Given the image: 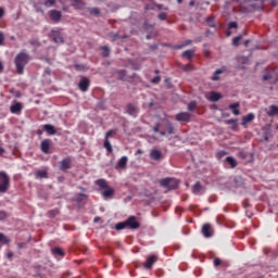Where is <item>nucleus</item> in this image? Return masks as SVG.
Returning <instances> with one entry per match:
<instances>
[{
  "label": "nucleus",
  "mask_w": 278,
  "mask_h": 278,
  "mask_svg": "<svg viewBox=\"0 0 278 278\" xmlns=\"http://www.w3.org/2000/svg\"><path fill=\"white\" fill-rule=\"evenodd\" d=\"M191 114L188 112L178 113L176 115V121L179 123H190Z\"/></svg>",
  "instance_id": "obj_8"
},
{
  "label": "nucleus",
  "mask_w": 278,
  "mask_h": 278,
  "mask_svg": "<svg viewBox=\"0 0 278 278\" xmlns=\"http://www.w3.org/2000/svg\"><path fill=\"white\" fill-rule=\"evenodd\" d=\"M0 242L3 244H10V238L5 237L2 232H0Z\"/></svg>",
  "instance_id": "obj_39"
},
{
  "label": "nucleus",
  "mask_w": 278,
  "mask_h": 278,
  "mask_svg": "<svg viewBox=\"0 0 278 278\" xmlns=\"http://www.w3.org/2000/svg\"><path fill=\"white\" fill-rule=\"evenodd\" d=\"M232 184L233 188H242L244 186V179L241 176H235Z\"/></svg>",
  "instance_id": "obj_19"
},
{
  "label": "nucleus",
  "mask_w": 278,
  "mask_h": 278,
  "mask_svg": "<svg viewBox=\"0 0 278 278\" xmlns=\"http://www.w3.org/2000/svg\"><path fill=\"white\" fill-rule=\"evenodd\" d=\"M60 214V211L58 210H51L48 212L49 218H55Z\"/></svg>",
  "instance_id": "obj_41"
},
{
  "label": "nucleus",
  "mask_w": 278,
  "mask_h": 278,
  "mask_svg": "<svg viewBox=\"0 0 278 278\" xmlns=\"http://www.w3.org/2000/svg\"><path fill=\"white\" fill-rule=\"evenodd\" d=\"M52 253H53V255H60L61 257H63V255H64V251L60 248L52 249Z\"/></svg>",
  "instance_id": "obj_40"
},
{
  "label": "nucleus",
  "mask_w": 278,
  "mask_h": 278,
  "mask_svg": "<svg viewBox=\"0 0 278 278\" xmlns=\"http://www.w3.org/2000/svg\"><path fill=\"white\" fill-rule=\"evenodd\" d=\"M36 177H37V179H47L48 173H47V170H38L36 173Z\"/></svg>",
  "instance_id": "obj_35"
},
{
  "label": "nucleus",
  "mask_w": 278,
  "mask_h": 278,
  "mask_svg": "<svg viewBox=\"0 0 278 278\" xmlns=\"http://www.w3.org/2000/svg\"><path fill=\"white\" fill-rule=\"evenodd\" d=\"M51 36L52 41L55 42V45H64V37L62 36V33L59 29H52Z\"/></svg>",
  "instance_id": "obj_4"
},
{
  "label": "nucleus",
  "mask_w": 278,
  "mask_h": 278,
  "mask_svg": "<svg viewBox=\"0 0 278 278\" xmlns=\"http://www.w3.org/2000/svg\"><path fill=\"white\" fill-rule=\"evenodd\" d=\"M126 114H129V116H134V118H136L138 116V108L132 103L127 104Z\"/></svg>",
  "instance_id": "obj_11"
},
{
  "label": "nucleus",
  "mask_w": 278,
  "mask_h": 278,
  "mask_svg": "<svg viewBox=\"0 0 278 278\" xmlns=\"http://www.w3.org/2000/svg\"><path fill=\"white\" fill-rule=\"evenodd\" d=\"M226 162L232 168H236V166H238V161H236V159L233 156H227Z\"/></svg>",
  "instance_id": "obj_29"
},
{
  "label": "nucleus",
  "mask_w": 278,
  "mask_h": 278,
  "mask_svg": "<svg viewBox=\"0 0 278 278\" xmlns=\"http://www.w3.org/2000/svg\"><path fill=\"white\" fill-rule=\"evenodd\" d=\"M240 103L236 102V103H231L228 105V110H232V114H235V116H240Z\"/></svg>",
  "instance_id": "obj_22"
},
{
  "label": "nucleus",
  "mask_w": 278,
  "mask_h": 278,
  "mask_svg": "<svg viewBox=\"0 0 278 278\" xmlns=\"http://www.w3.org/2000/svg\"><path fill=\"white\" fill-rule=\"evenodd\" d=\"M150 157H151V160H155V161L162 160V151H160V150H152L150 152Z\"/></svg>",
  "instance_id": "obj_26"
},
{
  "label": "nucleus",
  "mask_w": 278,
  "mask_h": 278,
  "mask_svg": "<svg viewBox=\"0 0 278 278\" xmlns=\"http://www.w3.org/2000/svg\"><path fill=\"white\" fill-rule=\"evenodd\" d=\"M149 47H150L151 51H156L157 43L150 45Z\"/></svg>",
  "instance_id": "obj_61"
},
{
  "label": "nucleus",
  "mask_w": 278,
  "mask_h": 278,
  "mask_svg": "<svg viewBox=\"0 0 278 278\" xmlns=\"http://www.w3.org/2000/svg\"><path fill=\"white\" fill-rule=\"evenodd\" d=\"M72 1V8L74 10H84L86 8V2L84 0H71Z\"/></svg>",
  "instance_id": "obj_16"
},
{
  "label": "nucleus",
  "mask_w": 278,
  "mask_h": 278,
  "mask_svg": "<svg viewBox=\"0 0 278 278\" xmlns=\"http://www.w3.org/2000/svg\"><path fill=\"white\" fill-rule=\"evenodd\" d=\"M152 131H154L155 134H157V131H160V123H157L155 125V127L152 128Z\"/></svg>",
  "instance_id": "obj_60"
},
{
  "label": "nucleus",
  "mask_w": 278,
  "mask_h": 278,
  "mask_svg": "<svg viewBox=\"0 0 278 278\" xmlns=\"http://www.w3.org/2000/svg\"><path fill=\"white\" fill-rule=\"evenodd\" d=\"M15 68L17 71L18 75H23L24 71H25V66H27L28 62H29V54L25 53V52H20L16 56H15Z\"/></svg>",
  "instance_id": "obj_1"
},
{
  "label": "nucleus",
  "mask_w": 278,
  "mask_h": 278,
  "mask_svg": "<svg viewBox=\"0 0 278 278\" xmlns=\"http://www.w3.org/2000/svg\"><path fill=\"white\" fill-rule=\"evenodd\" d=\"M263 137L265 142H268L270 138H273V131H271V126L270 124H267L263 127Z\"/></svg>",
  "instance_id": "obj_9"
},
{
  "label": "nucleus",
  "mask_w": 278,
  "mask_h": 278,
  "mask_svg": "<svg viewBox=\"0 0 278 278\" xmlns=\"http://www.w3.org/2000/svg\"><path fill=\"white\" fill-rule=\"evenodd\" d=\"M155 262H157V256H155V255L148 256V258H147L146 264L143 265V267H144L147 270H151V268H153V264H155Z\"/></svg>",
  "instance_id": "obj_12"
},
{
  "label": "nucleus",
  "mask_w": 278,
  "mask_h": 278,
  "mask_svg": "<svg viewBox=\"0 0 278 278\" xmlns=\"http://www.w3.org/2000/svg\"><path fill=\"white\" fill-rule=\"evenodd\" d=\"M273 78V75L269 73V72H267L264 76H263V81H268V80H270Z\"/></svg>",
  "instance_id": "obj_52"
},
{
  "label": "nucleus",
  "mask_w": 278,
  "mask_h": 278,
  "mask_svg": "<svg viewBox=\"0 0 278 278\" xmlns=\"http://www.w3.org/2000/svg\"><path fill=\"white\" fill-rule=\"evenodd\" d=\"M161 80L162 78L160 76H155L154 78H152L151 84H160Z\"/></svg>",
  "instance_id": "obj_54"
},
{
  "label": "nucleus",
  "mask_w": 278,
  "mask_h": 278,
  "mask_svg": "<svg viewBox=\"0 0 278 278\" xmlns=\"http://www.w3.org/2000/svg\"><path fill=\"white\" fill-rule=\"evenodd\" d=\"M113 40H121V36L118 34L113 35Z\"/></svg>",
  "instance_id": "obj_64"
},
{
  "label": "nucleus",
  "mask_w": 278,
  "mask_h": 278,
  "mask_svg": "<svg viewBox=\"0 0 278 278\" xmlns=\"http://www.w3.org/2000/svg\"><path fill=\"white\" fill-rule=\"evenodd\" d=\"M220 264H223V261L220 258L214 260V266H220Z\"/></svg>",
  "instance_id": "obj_57"
},
{
  "label": "nucleus",
  "mask_w": 278,
  "mask_h": 278,
  "mask_svg": "<svg viewBox=\"0 0 278 278\" xmlns=\"http://www.w3.org/2000/svg\"><path fill=\"white\" fill-rule=\"evenodd\" d=\"M240 40H242V35H239L232 39V46L238 47V45L240 43Z\"/></svg>",
  "instance_id": "obj_44"
},
{
  "label": "nucleus",
  "mask_w": 278,
  "mask_h": 278,
  "mask_svg": "<svg viewBox=\"0 0 278 278\" xmlns=\"http://www.w3.org/2000/svg\"><path fill=\"white\" fill-rule=\"evenodd\" d=\"M88 195L86 193H78L75 198H73V201L77 203L78 205H81L84 202V199H87Z\"/></svg>",
  "instance_id": "obj_25"
},
{
  "label": "nucleus",
  "mask_w": 278,
  "mask_h": 278,
  "mask_svg": "<svg viewBox=\"0 0 278 278\" xmlns=\"http://www.w3.org/2000/svg\"><path fill=\"white\" fill-rule=\"evenodd\" d=\"M188 110H189V112H194V110H197V102L191 101V102L188 104Z\"/></svg>",
  "instance_id": "obj_46"
},
{
  "label": "nucleus",
  "mask_w": 278,
  "mask_h": 278,
  "mask_svg": "<svg viewBox=\"0 0 278 278\" xmlns=\"http://www.w3.org/2000/svg\"><path fill=\"white\" fill-rule=\"evenodd\" d=\"M78 88L81 92H88L90 88V78L83 76L78 83Z\"/></svg>",
  "instance_id": "obj_5"
},
{
  "label": "nucleus",
  "mask_w": 278,
  "mask_h": 278,
  "mask_svg": "<svg viewBox=\"0 0 278 278\" xmlns=\"http://www.w3.org/2000/svg\"><path fill=\"white\" fill-rule=\"evenodd\" d=\"M181 71H184V73H190L191 71H194V65H192V64L184 65L181 67Z\"/></svg>",
  "instance_id": "obj_38"
},
{
  "label": "nucleus",
  "mask_w": 278,
  "mask_h": 278,
  "mask_svg": "<svg viewBox=\"0 0 278 278\" xmlns=\"http://www.w3.org/2000/svg\"><path fill=\"white\" fill-rule=\"evenodd\" d=\"M253 121H255V114L249 113L248 115H245V116L242 117L241 125H242L243 127H247V124H248V123H253Z\"/></svg>",
  "instance_id": "obj_17"
},
{
  "label": "nucleus",
  "mask_w": 278,
  "mask_h": 278,
  "mask_svg": "<svg viewBox=\"0 0 278 278\" xmlns=\"http://www.w3.org/2000/svg\"><path fill=\"white\" fill-rule=\"evenodd\" d=\"M68 169H71V159L65 157L60 162V170L65 173V170H68Z\"/></svg>",
  "instance_id": "obj_13"
},
{
  "label": "nucleus",
  "mask_w": 278,
  "mask_h": 278,
  "mask_svg": "<svg viewBox=\"0 0 278 278\" xmlns=\"http://www.w3.org/2000/svg\"><path fill=\"white\" fill-rule=\"evenodd\" d=\"M4 40H5V36L3 35V33H0V47H3Z\"/></svg>",
  "instance_id": "obj_56"
},
{
  "label": "nucleus",
  "mask_w": 278,
  "mask_h": 278,
  "mask_svg": "<svg viewBox=\"0 0 278 278\" xmlns=\"http://www.w3.org/2000/svg\"><path fill=\"white\" fill-rule=\"evenodd\" d=\"M112 134H114V130H109L105 135V140H109L110 136H112Z\"/></svg>",
  "instance_id": "obj_62"
},
{
  "label": "nucleus",
  "mask_w": 278,
  "mask_h": 278,
  "mask_svg": "<svg viewBox=\"0 0 278 278\" xmlns=\"http://www.w3.org/2000/svg\"><path fill=\"white\" fill-rule=\"evenodd\" d=\"M159 184L162 188H166L167 190H177V188H179V180H177V178H163L159 180Z\"/></svg>",
  "instance_id": "obj_2"
},
{
  "label": "nucleus",
  "mask_w": 278,
  "mask_h": 278,
  "mask_svg": "<svg viewBox=\"0 0 278 278\" xmlns=\"http://www.w3.org/2000/svg\"><path fill=\"white\" fill-rule=\"evenodd\" d=\"M168 14L164 13V12H161L159 15H157V18L159 21H166Z\"/></svg>",
  "instance_id": "obj_49"
},
{
  "label": "nucleus",
  "mask_w": 278,
  "mask_h": 278,
  "mask_svg": "<svg viewBox=\"0 0 278 278\" xmlns=\"http://www.w3.org/2000/svg\"><path fill=\"white\" fill-rule=\"evenodd\" d=\"M127 222H119L115 225L116 231H123V229H126Z\"/></svg>",
  "instance_id": "obj_32"
},
{
  "label": "nucleus",
  "mask_w": 278,
  "mask_h": 278,
  "mask_svg": "<svg viewBox=\"0 0 278 278\" xmlns=\"http://www.w3.org/2000/svg\"><path fill=\"white\" fill-rule=\"evenodd\" d=\"M154 25L153 24H149V22H144L142 25V28L144 29V31H149L150 28H153Z\"/></svg>",
  "instance_id": "obj_47"
},
{
  "label": "nucleus",
  "mask_w": 278,
  "mask_h": 278,
  "mask_svg": "<svg viewBox=\"0 0 278 278\" xmlns=\"http://www.w3.org/2000/svg\"><path fill=\"white\" fill-rule=\"evenodd\" d=\"M102 197H104V199H112L114 197V189H112V187H106L103 191H102Z\"/></svg>",
  "instance_id": "obj_23"
},
{
  "label": "nucleus",
  "mask_w": 278,
  "mask_h": 278,
  "mask_svg": "<svg viewBox=\"0 0 278 278\" xmlns=\"http://www.w3.org/2000/svg\"><path fill=\"white\" fill-rule=\"evenodd\" d=\"M101 50H102V58H110V47L103 46Z\"/></svg>",
  "instance_id": "obj_36"
},
{
  "label": "nucleus",
  "mask_w": 278,
  "mask_h": 278,
  "mask_svg": "<svg viewBox=\"0 0 278 278\" xmlns=\"http://www.w3.org/2000/svg\"><path fill=\"white\" fill-rule=\"evenodd\" d=\"M43 5H45L46 8H53V5H55V0H46V1L43 2Z\"/></svg>",
  "instance_id": "obj_45"
},
{
  "label": "nucleus",
  "mask_w": 278,
  "mask_h": 278,
  "mask_svg": "<svg viewBox=\"0 0 278 278\" xmlns=\"http://www.w3.org/2000/svg\"><path fill=\"white\" fill-rule=\"evenodd\" d=\"M29 45H31V47H40V40L39 39H36V38H33V39H29Z\"/></svg>",
  "instance_id": "obj_42"
},
{
  "label": "nucleus",
  "mask_w": 278,
  "mask_h": 278,
  "mask_svg": "<svg viewBox=\"0 0 278 278\" xmlns=\"http://www.w3.org/2000/svg\"><path fill=\"white\" fill-rule=\"evenodd\" d=\"M25 247H27V242L17 243L18 249H25Z\"/></svg>",
  "instance_id": "obj_58"
},
{
  "label": "nucleus",
  "mask_w": 278,
  "mask_h": 278,
  "mask_svg": "<svg viewBox=\"0 0 278 278\" xmlns=\"http://www.w3.org/2000/svg\"><path fill=\"white\" fill-rule=\"evenodd\" d=\"M87 11L91 16H100L101 15V9L100 8H87Z\"/></svg>",
  "instance_id": "obj_27"
},
{
  "label": "nucleus",
  "mask_w": 278,
  "mask_h": 278,
  "mask_svg": "<svg viewBox=\"0 0 278 278\" xmlns=\"http://www.w3.org/2000/svg\"><path fill=\"white\" fill-rule=\"evenodd\" d=\"M267 116L273 117V116H278V106L275 104H271L269 106V110L266 112Z\"/></svg>",
  "instance_id": "obj_24"
},
{
  "label": "nucleus",
  "mask_w": 278,
  "mask_h": 278,
  "mask_svg": "<svg viewBox=\"0 0 278 278\" xmlns=\"http://www.w3.org/2000/svg\"><path fill=\"white\" fill-rule=\"evenodd\" d=\"M193 56H194V50H186L181 54V58H187V60H192Z\"/></svg>",
  "instance_id": "obj_30"
},
{
  "label": "nucleus",
  "mask_w": 278,
  "mask_h": 278,
  "mask_svg": "<svg viewBox=\"0 0 278 278\" xmlns=\"http://www.w3.org/2000/svg\"><path fill=\"white\" fill-rule=\"evenodd\" d=\"M225 123L226 125H231V129H236V127H238V119H226Z\"/></svg>",
  "instance_id": "obj_34"
},
{
  "label": "nucleus",
  "mask_w": 278,
  "mask_h": 278,
  "mask_svg": "<svg viewBox=\"0 0 278 278\" xmlns=\"http://www.w3.org/2000/svg\"><path fill=\"white\" fill-rule=\"evenodd\" d=\"M228 29H238V23L237 22H230L228 24Z\"/></svg>",
  "instance_id": "obj_51"
},
{
  "label": "nucleus",
  "mask_w": 278,
  "mask_h": 278,
  "mask_svg": "<svg viewBox=\"0 0 278 278\" xmlns=\"http://www.w3.org/2000/svg\"><path fill=\"white\" fill-rule=\"evenodd\" d=\"M127 162H129V159L127 156H122L117 162L116 168H121L122 170L127 168Z\"/></svg>",
  "instance_id": "obj_21"
},
{
  "label": "nucleus",
  "mask_w": 278,
  "mask_h": 278,
  "mask_svg": "<svg viewBox=\"0 0 278 278\" xmlns=\"http://www.w3.org/2000/svg\"><path fill=\"white\" fill-rule=\"evenodd\" d=\"M225 71H227V68L224 66V67H220V68L216 70L215 73H216L217 75H223V73H224Z\"/></svg>",
  "instance_id": "obj_55"
},
{
  "label": "nucleus",
  "mask_w": 278,
  "mask_h": 278,
  "mask_svg": "<svg viewBox=\"0 0 278 278\" xmlns=\"http://www.w3.org/2000/svg\"><path fill=\"white\" fill-rule=\"evenodd\" d=\"M40 149L42 153H49L51 149V139H45L41 141Z\"/></svg>",
  "instance_id": "obj_14"
},
{
  "label": "nucleus",
  "mask_w": 278,
  "mask_h": 278,
  "mask_svg": "<svg viewBox=\"0 0 278 278\" xmlns=\"http://www.w3.org/2000/svg\"><path fill=\"white\" fill-rule=\"evenodd\" d=\"M206 23H207L208 27H216V24L214 23V16H208L206 18Z\"/></svg>",
  "instance_id": "obj_43"
},
{
  "label": "nucleus",
  "mask_w": 278,
  "mask_h": 278,
  "mask_svg": "<svg viewBox=\"0 0 278 278\" xmlns=\"http://www.w3.org/2000/svg\"><path fill=\"white\" fill-rule=\"evenodd\" d=\"M43 131H46L48 136H55V134H58V130H55V126L51 124H45Z\"/></svg>",
  "instance_id": "obj_15"
},
{
  "label": "nucleus",
  "mask_w": 278,
  "mask_h": 278,
  "mask_svg": "<svg viewBox=\"0 0 278 278\" xmlns=\"http://www.w3.org/2000/svg\"><path fill=\"white\" fill-rule=\"evenodd\" d=\"M116 75L118 76V79H121V81H125V77H127V71L117 70Z\"/></svg>",
  "instance_id": "obj_31"
},
{
  "label": "nucleus",
  "mask_w": 278,
  "mask_h": 278,
  "mask_svg": "<svg viewBox=\"0 0 278 278\" xmlns=\"http://www.w3.org/2000/svg\"><path fill=\"white\" fill-rule=\"evenodd\" d=\"M23 110V104L21 102H16L15 104L10 106L11 114H21Z\"/></svg>",
  "instance_id": "obj_18"
},
{
  "label": "nucleus",
  "mask_w": 278,
  "mask_h": 278,
  "mask_svg": "<svg viewBox=\"0 0 278 278\" xmlns=\"http://www.w3.org/2000/svg\"><path fill=\"white\" fill-rule=\"evenodd\" d=\"M103 147L104 149H106L109 153H112L113 149H112V143H110V139L104 140Z\"/></svg>",
  "instance_id": "obj_37"
},
{
  "label": "nucleus",
  "mask_w": 278,
  "mask_h": 278,
  "mask_svg": "<svg viewBox=\"0 0 278 278\" xmlns=\"http://www.w3.org/2000/svg\"><path fill=\"white\" fill-rule=\"evenodd\" d=\"M97 186H99L100 188H102V190H105L109 186H108V181H105V179H98L96 181Z\"/></svg>",
  "instance_id": "obj_33"
},
{
  "label": "nucleus",
  "mask_w": 278,
  "mask_h": 278,
  "mask_svg": "<svg viewBox=\"0 0 278 278\" xmlns=\"http://www.w3.org/2000/svg\"><path fill=\"white\" fill-rule=\"evenodd\" d=\"M10 189V176L5 172H0V194H5Z\"/></svg>",
  "instance_id": "obj_3"
},
{
  "label": "nucleus",
  "mask_w": 278,
  "mask_h": 278,
  "mask_svg": "<svg viewBox=\"0 0 278 278\" xmlns=\"http://www.w3.org/2000/svg\"><path fill=\"white\" fill-rule=\"evenodd\" d=\"M8 218V213L5 211H0V220H5Z\"/></svg>",
  "instance_id": "obj_53"
},
{
  "label": "nucleus",
  "mask_w": 278,
  "mask_h": 278,
  "mask_svg": "<svg viewBox=\"0 0 278 278\" xmlns=\"http://www.w3.org/2000/svg\"><path fill=\"white\" fill-rule=\"evenodd\" d=\"M45 74L46 75H51V67H46L45 68Z\"/></svg>",
  "instance_id": "obj_63"
},
{
  "label": "nucleus",
  "mask_w": 278,
  "mask_h": 278,
  "mask_svg": "<svg viewBox=\"0 0 278 278\" xmlns=\"http://www.w3.org/2000/svg\"><path fill=\"white\" fill-rule=\"evenodd\" d=\"M220 99H223V93L216 92V91H212L210 93L208 100L212 101L213 103L220 101Z\"/></svg>",
  "instance_id": "obj_20"
},
{
  "label": "nucleus",
  "mask_w": 278,
  "mask_h": 278,
  "mask_svg": "<svg viewBox=\"0 0 278 278\" xmlns=\"http://www.w3.org/2000/svg\"><path fill=\"white\" fill-rule=\"evenodd\" d=\"M167 134L172 136V134H175V127H173V124H167Z\"/></svg>",
  "instance_id": "obj_48"
},
{
  "label": "nucleus",
  "mask_w": 278,
  "mask_h": 278,
  "mask_svg": "<svg viewBox=\"0 0 278 278\" xmlns=\"http://www.w3.org/2000/svg\"><path fill=\"white\" fill-rule=\"evenodd\" d=\"M167 90H173V83H170V78L165 79Z\"/></svg>",
  "instance_id": "obj_50"
},
{
  "label": "nucleus",
  "mask_w": 278,
  "mask_h": 278,
  "mask_svg": "<svg viewBox=\"0 0 278 278\" xmlns=\"http://www.w3.org/2000/svg\"><path fill=\"white\" fill-rule=\"evenodd\" d=\"M202 235L204 236V238H212V236H214V231H212L211 224H204L202 226Z\"/></svg>",
  "instance_id": "obj_10"
},
{
  "label": "nucleus",
  "mask_w": 278,
  "mask_h": 278,
  "mask_svg": "<svg viewBox=\"0 0 278 278\" xmlns=\"http://www.w3.org/2000/svg\"><path fill=\"white\" fill-rule=\"evenodd\" d=\"M126 227H129V229H140V222L136 219V216H130L126 220Z\"/></svg>",
  "instance_id": "obj_6"
},
{
  "label": "nucleus",
  "mask_w": 278,
  "mask_h": 278,
  "mask_svg": "<svg viewBox=\"0 0 278 278\" xmlns=\"http://www.w3.org/2000/svg\"><path fill=\"white\" fill-rule=\"evenodd\" d=\"M49 17L53 23H60L62 21V11L51 10L49 11Z\"/></svg>",
  "instance_id": "obj_7"
},
{
  "label": "nucleus",
  "mask_w": 278,
  "mask_h": 278,
  "mask_svg": "<svg viewBox=\"0 0 278 278\" xmlns=\"http://www.w3.org/2000/svg\"><path fill=\"white\" fill-rule=\"evenodd\" d=\"M218 79H220V77L218 76L217 73L214 72V75H213V77H212V80H213V81H218Z\"/></svg>",
  "instance_id": "obj_59"
},
{
  "label": "nucleus",
  "mask_w": 278,
  "mask_h": 278,
  "mask_svg": "<svg viewBox=\"0 0 278 278\" xmlns=\"http://www.w3.org/2000/svg\"><path fill=\"white\" fill-rule=\"evenodd\" d=\"M193 193L199 194V192H202L203 185H201V181H197L192 187Z\"/></svg>",
  "instance_id": "obj_28"
}]
</instances>
